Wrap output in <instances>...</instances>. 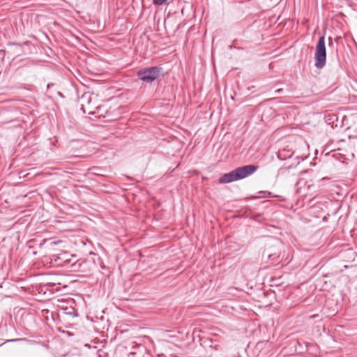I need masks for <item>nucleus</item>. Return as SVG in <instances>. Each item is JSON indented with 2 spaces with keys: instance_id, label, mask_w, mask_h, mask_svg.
<instances>
[{
  "instance_id": "3",
  "label": "nucleus",
  "mask_w": 357,
  "mask_h": 357,
  "mask_svg": "<svg viewBox=\"0 0 357 357\" xmlns=\"http://www.w3.org/2000/svg\"><path fill=\"white\" fill-rule=\"evenodd\" d=\"M160 69L157 66L143 68L137 72V77L144 82L151 83L158 77Z\"/></svg>"
},
{
  "instance_id": "5",
  "label": "nucleus",
  "mask_w": 357,
  "mask_h": 357,
  "mask_svg": "<svg viewBox=\"0 0 357 357\" xmlns=\"http://www.w3.org/2000/svg\"><path fill=\"white\" fill-rule=\"evenodd\" d=\"M82 109H83L84 112H86V109L88 110L89 114L95 113L93 111H91L92 107L90 106L91 101V95L85 94L82 98Z\"/></svg>"
},
{
  "instance_id": "1",
  "label": "nucleus",
  "mask_w": 357,
  "mask_h": 357,
  "mask_svg": "<svg viewBox=\"0 0 357 357\" xmlns=\"http://www.w3.org/2000/svg\"><path fill=\"white\" fill-rule=\"evenodd\" d=\"M257 167L249 165L238 167L234 170L225 174L219 178L220 183H228L238 180L243 179L256 172Z\"/></svg>"
},
{
  "instance_id": "6",
  "label": "nucleus",
  "mask_w": 357,
  "mask_h": 357,
  "mask_svg": "<svg viewBox=\"0 0 357 357\" xmlns=\"http://www.w3.org/2000/svg\"><path fill=\"white\" fill-rule=\"evenodd\" d=\"M291 156V153H289L285 149L279 151L278 153V158L280 160H284Z\"/></svg>"
},
{
  "instance_id": "10",
  "label": "nucleus",
  "mask_w": 357,
  "mask_h": 357,
  "mask_svg": "<svg viewBox=\"0 0 357 357\" xmlns=\"http://www.w3.org/2000/svg\"><path fill=\"white\" fill-rule=\"evenodd\" d=\"M53 85H54L53 84H48L47 85V89H49V88H50V87H51L52 86H53Z\"/></svg>"
},
{
  "instance_id": "4",
  "label": "nucleus",
  "mask_w": 357,
  "mask_h": 357,
  "mask_svg": "<svg viewBox=\"0 0 357 357\" xmlns=\"http://www.w3.org/2000/svg\"><path fill=\"white\" fill-rule=\"evenodd\" d=\"M69 253L67 252H62L58 255L53 256V259L58 266H67L71 262V259L69 258Z\"/></svg>"
},
{
  "instance_id": "9",
  "label": "nucleus",
  "mask_w": 357,
  "mask_h": 357,
  "mask_svg": "<svg viewBox=\"0 0 357 357\" xmlns=\"http://www.w3.org/2000/svg\"><path fill=\"white\" fill-rule=\"evenodd\" d=\"M70 310H71V311H68V312H67L66 313H67V314H74V316H77V314L74 313V309H73V308H70Z\"/></svg>"
},
{
  "instance_id": "11",
  "label": "nucleus",
  "mask_w": 357,
  "mask_h": 357,
  "mask_svg": "<svg viewBox=\"0 0 357 357\" xmlns=\"http://www.w3.org/2000/svg\"><path fill=\"white\" fill-rule=\"evenodd\" d=\"M281 91H282V89H278V90H276V91H275V92H276V93H279V92H280Z\"/></svg>"
},
{
  "instance_id": "8",
  "label": "nucleus",
  "mask_w": 357,
  "mask_h": 357,
  "mask_svg": "<svg viewBox=\"0 0 357 357\" xmlns=\"http://www.w3.org/2000/svg\"><path fill=\"white\" fill-rule=\"evenodd\" d=\"M166 1H167V0H153V4H155L156 6H161Z\"/></svg>"
},
{
  "instance_id": "2",
  "label": "nucleus",
  "mask_w": 357,
  "mask_h": 357,
  "mask_svg": "<svg viewBox=\"0 0 357 357\" xmlns=\"http://www.w3.org/2000/svg\"><path fill=\"white\" fill-rule=\"evenodd\" d=\"M315 63L314 66L317 69H321L326 65V51L325 45L324 36H321L319 38L316 52L314 54Z\"/></svg>"
},
{
  "instance_id": "7",
  "label": "nucleus",
  "mask_w": 357,
  "mask_h": 357,
  "mask_svg": "<svg viewBox=\"0 0 357 357\" xmlns=\"http://www.w3.org/2000/svg\"><path fill=\"white\" fill-rule=\"evenodd\" d=\"M82 261L77 260V261H75L71 264V268H73V271H79V268L82 266Z\"/></svg>"
}]
</instances>
